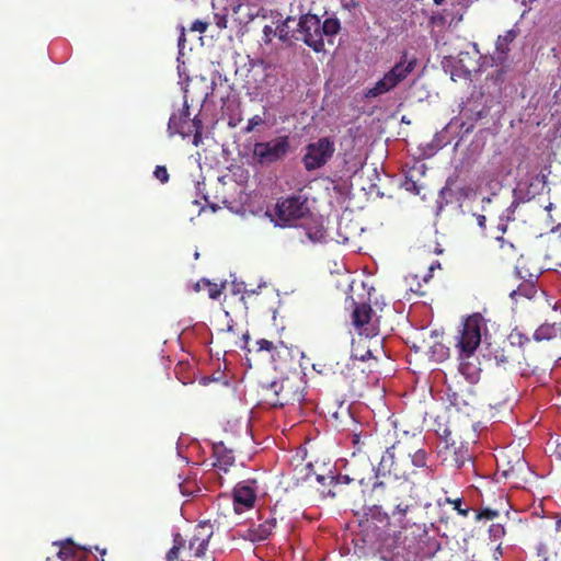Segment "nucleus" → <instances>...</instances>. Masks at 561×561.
Returning a JSON list of instances; mask_svg holds the SVG:
<instances>
[{
  "label": "nucleus",
  "mask_w": 561,
  "mask_h": 561,
  "mask_svg": "<svg viewBox=\"0 0 561 561\" xmlns=\"http://www.w3.org/2000/svg\"><path fill=\"white\" fill-rule=\"evenodd\" d=\"M353 293L358 297V301L353 300V325L358 331V340L353 339V359L365 362L373 358L374 347L380 343L379 317L371 307L376 294L371 276L363 272L359 279L353 278Z\"/></svg>",
  "instance_id": "1"
},
{
  "label": "nucleus",
  "mask_w": 561,
  "mask_h": 561,
  "mask_svg": "<svg viewBox=\"0 0 561 561\" xmlns=\"http://www.w3.org/2000/svg\"><path fill=\"white\" fill-rule=\"evenodd\" d=\"M371 455L377 459L378 447L373 437V427H364L353 412V481L356 480L359 485H373V492H378L382 489V482H377Z\"/></svg>",
  "instance_id": "2"
},
{
  "label": "nucleus",
  "mask_w": 561,
  "mask_h": 561,
  "mask_svg": "<svg viewBox=\"0 0 561 561\" xmlns=\"http://www.w3.org/2000/svg\"><path fill=\"white\" fill-rule=\"evenodd\" d=\"M362 488L363 496H366L367 491L369 492V503L371 507L369 513H365L358 520V531L356 539H353L355 546L358 549L374 548L382 539L385 529L389 525V517L387 513L380 512L379 503L385 501L383 491L385 483L382 482V489L378 492H373V485H359Z\"/></svg>",
  "instance_id": "3"
},
{
  "label": "nucleus",
  "mask_w": 561,
  "mask_h": 561,
  "mask_svg": "<svg viewBox=\"0 0 561 561\" xmlns=\"http://www.w3.org/2000/svg\"><path fill=\"white\" fill-rule=\"evenodd\" d=\"M340 27L337 19L328 18L321 22L318 15L307 13L299 20L298 33L306 45L319 53L324 49V37L332 43L331 38L339 33Z\"/></svg>",
  "instance_id": "4"
},
{
  "label": "nucleus",
  "mask_w": 561,
  "mask_h": 561,
  "mask_svg": "<svg viewBox=\"0 0 561 561\" xmlns=\"http://www.w3.org/2000/svg\"><path fill=\"white\" fill-rule=\"evenodd\" d=\"M262 397L265 403L273 408L299 404L305 398L304 381L297 376L282 378L262 386Z\"/></svg>",
  "instance_id": "5"
},
{
  "label": "nucleus",
  "mask_w": 561,
  "mask_h": 561,
  "mask_svg": "<svg viewBox=\"0 0 561 561\" xmlns=\"http://www.w3.org/2000/svg\"><path fill=\"white\" fill-rule=\"evenodd\" d=\"M404 440H409L410 448H413V451L407 456L404 461L409 474L400 480L409 481L412 484H420L431 480L433 471L427 463L428 454L423 448V438L421 435H404Z\"/></svg>",
  "instance_id": "6"
},
{
  "label": "nucleus",
  "mask_w": 561,
  "mask_h": 561,
  "mask_svg": "<svg viewBox=\"0 0 561 561\" xmlns=\"http://www.w3.org/2000/svg\"><path fill=\"white\" fill-rule=\"evenodd\" d=\"M413 451L410 448L409 440L402 438L397 439L390 447L382 454L378 467H375L376 477L392 476L394 479L400 480L407 478L405 458Z\"/></svg>",
  "instance_id": "7"
},
{
  "label": "nucleus",
  "mask_w": 561,
  "mask_h": 561,
  "mask_svg": "<svg viewBox=\"0 0 561 561\" xmlns=\"http://www.w3.org/2000/svg\"><path fill=\"white\" fill-rule=\"evenodd\" d=\"M360 169L353 172V187L356 186L358 194L368 199L382 197L385 192L381 191L382 179L374 164L363 163L359 160Z\"/></svg>",
  "instance_id": "8"
},
{
  "label": "nucleus",
  "mask_w": 561,
  "mask_h": 561,
  "mask_svg": "<svg viewBox=\"0 0 561 561\" xmlns=\"http://www.w3.org/2000/svg\"><path fill=\"white\" fill-rule=\"evenodd\" d=\"M290 150L288 136H278L268 141H259L253 146V158L261 165H271L285 159Z\"/></svg>",
  "instance_id": "9"
},
{
  "label": "nucleus",
  "mask_w": 561,
  "mask_h": 561,
  "mask_svg": "<svg viewBox=\"0 0 561 561\" xmlns=\"http://www.w3.org/2000/svg\"><path fill=\"white\" fill-rule=\"evenodd\" d=\"M545 526L550 531L537 547L539 561H561V517L559 515L548 517Z\"/></svg>",
  "instance_id": "10"
},
{
  "label": "nucleus",
  "mask_w": 561,
  "mask_h": 561,
  "mask_svg": "<svg viewBox=\"0 0 561 561\" xmlns=\"http://www.w3.org/2000/svg\"><path fill=\"white\" fill-rule=\"evenodd\" d=\"M483 325V318L479 313H474L465 320L456 344L459 352H463L466 356L476 352L481 343V329Z\"/></svg>",
  "instance_id": "11"
},
{
  "label": "nucleus",
  "mask_w": 561,
  "mask_h": 561,
  "mask_svg": "<svg viewBox=\"0 0 561 561\" xmlns=\"http://www.w3.org/2000/svg\"><path fill=\"white\" fill-rule=\"evenodd\" d=\"M276 216L284 224L300 219L309 213L308 199L301 195L282 198L276 204Z\"/></svg>",
  "instance_id": "12"
},
{
  "label": "nucleus",
  "mask_w": 561,
  "mask_h": 561,
  "mask_svg": "<svg viewBox=\"0 0 561 561\" xmlns=\"http://www.w3.org/2000/svg\"><path fill=\"white\" fill-rule=\"evenodd\" d=\"M334 151L333 142L328 138H320L318 141L306 147L302 162L308 171L321 168L331 158Z\"/></svg>",
  "instance_id": "13"
},
{
  "label": "nucleus",
  "mask_w": 561,
  "mask_h": 561,
  "mask_svg": "<svg viewBox=\"0 0 561 561\" xmlns=\"http://www.w3.org/2000/svg\"><path fill=\"white\" fill-rule=\"evenodd\" d=\"M255 481L247 480L239 482L233 488V508L234 512L240 514L244 510L252 508L256 500Z\"/></svg>",
  "instance_id": "14"
},
{
  "label": "nucleus",
  "mask_w": 561,
  "mask_h": 561,
  "mask_svg": "<svg viewBox=\"0 0 561 561\" xmlns=\"http://www.w3.org/2000/svg\"><path fill=\"white\" fill-rule=\"evenodd\" d=\"M213 534V525L209 522H203L196 526L188 545L190 551L193 552L192 557L202 558L205 556Z\"/></svg>",
  "instance_id": "15"
},
{
  "label": "nucleus",
  "mask_w": 561,
  "mask_h": 561,
  "mask_svg": "<svg viewBox=\"0 0 561 561\" xmlns=\"http://www.w3.org/2000/svg\"><path fill=\"white\" fill-rule=\"evenodd\" d=\"M417 64V59L414 55L403 51L400 60L386 72L391 81L398 87L403 80H405L410 73L413 72Z\"/></svg>",
  "instance_id": "16"
},
{
  "label": "nucleus",
  "mask_w": 561,
  "mask_h": 561,
  "mask_svg": "<svg viewBox=\"0 0 561 561\" xmlns=\"http://www.w3.org/2000/svg\"><path fill=\"white\" fill-rule=\"evenodd\" d=\"M277 519L274 516H268L264 522L257 525H251L240 533V536L252 542H259L267 539L273 530L276 528Z\"/></svg>",
  "instance_id": "17"
},
{
  "label": "nucleus",
  "mask_w": 561,
  "mask_h": 561,
  "mask_svg": "<svg viewBox=\"0 0 561 561\" xmlns=\"http://www.w3.org/2000/svg\"><path fill=\"white\" fill-rule=\"evenodd\" d=\"M194 118H190L188 107L185 106L178 113H173L168 123V129L171 135L179 134L183 138H186L192 134L194 126Z\"/></svg>",
  "instance_id": "18"
},
{
  "label": "nucleus",
  "mask_w": 561,
  "mask_h": 561,
  "mask_svg": "<svg viewBox=\"0 0 561 561\" xmlns=\"http://www.w3.org/2000/svg\"><path fill=\"white\" fill-rule=\"evenodd\" d=\"M53 545L59 547L57 556L61 561H83L88 556L87 549L79 547L71 539L55 541Z\"/></svg>",
  "instance_id": "19"
},
{
  "label": "nucleus",
  "mask_w": 561,
  "mask_h": 561,
  "mask_svg": "<svg viewBox=\"0 0 561 561\" xmlns=\"http://www.w3.org/2000/svg\"><path fill=\"white\" fill-rule=\"evenodd\" d=\"M459 371L471 383L480 379L481 368L474 353L466 356L463 352H459Z\"/></svg>",
  "instance_id": "20"
},
{
  "label": "nucleus",
  "mask_w": 561,
  "mask_h": 561,
  "mask_svg": "<svg viewBox=\"0 0 561 561\" xmlns=\"http://www.w3.org/2000/svg\"><path fill=\"white\" fill-rule=\"evenodd\" d=\"M397 88V85L391 81V79L385 73L383 77L378 80L374 87L366 89L363 92V100L377 99L391 90Z\"/></svg>",
  "instance_id": "21"
},
{
  "label": "nucleus",
  "mask_w": 561,
  "mask_h": 561,
  "mask_svg": "<svg viewBox=\"0 0 561 561\" xmlns=\"http://www.w3.org/2000/svg\"><path fill=\"white\" fill-rule=\"evenodd\" d=\"M445 458L444 460H449L453 466L460 469L465 466V463L470 460V455L468 453V448L460 445V446H453L450 449L444 450Z\"/></svg>",
  "instance_id": "22"
},
{
  "label": "nucleus",
  "mask_w": 561,
  "mask_h": 561,
  "mask_svg": "<svg viewBox=\"0 0 561 561\" xmlns=\"http://www.w3.org/2000/svg\"><path fill=\"white\" fill-rule=\"evenodd\" d=\"M515 462L514 465H511V461H507V468H504L502 471V474L507 479H513V483H518V478L520 473L528 470L527 462L524 459L523 455H520L518 451L514 455Z\"/></svg>",
  "instance_id": "23"
},
{
  "label": "nucleus",
  "mask_w": 561,
  "mask_h": 561,
  "mask_svg": "<svg viewBox=\"0 0 561 561\" xmlns=\"http://www.w3.org/2000/svg\"><path fill=\"white\" fill-rule=\"evenodd\" d=\"M501 507L492 508V507H482L476 514V520H494L501 517L502 514H508V503L501 497L500 501Z\"/></svg>",
  "instance_id": "24"
},
{
  "label": "nucleus",
  "mask_w": 561,
  "mask_h": 561,
  "mask_svg": "<svg viewBox=\"0 0 561 561\" xmlns=\"http://www.w3.org/2000/svg\"><path fill=\"white\" fill-rule=\"evenodd\" d=\"M514 348V342H510L508 344L497 347L493 351V358L497 366L506 367L514 360L513 352Z\"/></svg>",
  "instance_id": "25"
},
{
  "label": "nucleus",
  "mask_w": 561,
  "mask_h": 561,
  "mask_svg": "<svg viewBox=\"0 0 561 561\" xmlns=\"http://www.w3.org/2000/svg\"><path fill=\"white\" fill-rule=\"evenodd\" d=\"M538 289L537 286L531 283V280H523L516 289H513L510 293L511 299L517 301L518 298L524 297L527 299H533L537 296Z\"/></svg>",
  "instance_id": "26"
},
{
  "label": "nucleus",
  "mask_w": 561,
  "mask_h": 561,
  "mask_svg": "<svg viewBox=\"0 0 561 561\" xmlns=\"http://www.w3.org/2000/svg\"><path fill=\"white\" fill-rule=\"evenodd\" d=\"M260 10L253 12L248 5L238 3L232 7V15L240 24H247L259 16Z\"/></svg>",
  "instance_id": "27"
},
{
  "label": "nucleus",
  "mask_w": 561,
  "mask_h": 561,
  "mask_svg": "<svg viewBox=\"0 0 561 561\" xmlns=\"http://www.w3.org/2000/svg\"><path fill=\"white\" fill-rule=\"evenodd\" d=\"M558 332L557 324L543 323L535 331L534 339L538 342L554 340L558 339Z\"/></svg>",
  "instance_id": "28"
},
{
  "label": "nucleus",
  "mask_w": 561,
  "mask_h": 561,
  "mask_svg": "<svg viewBox=\"0 0 561 561\" xmlns=\"http://www.w3.org/2000/svg\"><path fill=\"white\" fill-rule=\"evenodd\" d=\"M213 451L218 462L224 466H231L234 462L232 450H228L222 442L213 445Z\"/></svg>",
  "instance_id": "29"
},
{
  "label": "nucleus",
  "mask_w": 561,
  "mask_h": 561,
  "mask_svg": "<svg viewBox=\"0 0 561 561\" xmlns=\"http://www.w3.org/2000/svg\"><path fill=\"white\" fill-rule=\"evenodd\" d=\"M517 33L514 30L506 31L504 35H500L495 43L496 51L506 55L510 50V45L514 42Z\"/></svg>",
  "instance_id": "30"
},
{
  "label": "nucleus",
  "mask_w": 561,
  "mask_h": 561,
  "mask_svg": "<svg viewBox=\"0 0 561 561\" xmlns=\"http://www.w3.org/2000/svg\"><path fill=\"white\" fill-rule=\"evenodd\" d=\"M185 548V539L181 534H175L173 537V546L167 553V561H180L179 554Z\"/></svg>",
  "instance_id": "31"
},
{
  "label": "nucleus",
  "mask_w": 561,
  "mask_h": 561,
  "mask_svg": "<svg viewBox=\"0 0 561 561\" xmlns=\"http://www.w3.org/2000/svg\"><path fill=\"white\" fill-rule=\"evenodd\" d=\"M293 21L294 19L288 16L276 25L277 36L282 42H288L293 37L289 30V23Z\"/></svg>",
  "instance_id": "32"
},
{
  "label": "nucleus",
  "mask_w": 561,
  "mask_h": 561,
  "mask_svg": "<svg viewBox=\"0 0 561 561\" xmlns=\"http://www.w3.org/2000/svg\"><path fill=\"white\" fill-rule=\"evenodd\" d=\"M343 416H351V403L341 402L337 410L332 413V420L335 422V427L343 425Z\"/></svg>",
  "instance_id": "33"
},
{
  "label": "nucleus",
  "mask_w": 561,
  "mask_h": 561,
  "mask_svg": "<svg viewBox=\"0 0 561 561\" xmlns=\"http://www.w3.org/2000/svg\"><path fill=\"white\" fill-rule=\"evenodd\" d=\"M516 274H517V276L520 279H523V280H531V283L534 285H536L537 282H538V278H539V276L541 274V272L540 271L529 272L524 266H517L516 267Z\"/></svg>",
  "instance_id": "34"
},
{
  "label": "nucleus",
  "mask_w": 561,
  "mask_h": 561,
  "mask_svg": "<svg viewBox=\"0 0 561 561\" xmlns=\"http://www.w3.org/2000/svg\"><path fill=\"white\" fill-rule=\"evenodd\" d=\"M444 502L447 504H450L453 506V508L455 511H457V513L463 517H467L470 513V507H468V506L462 507L463 501L461 497H457V499L445 497Z\"/></svg>",
  "instance_id": "35"
},
{
  "label": "nucleus",
  "mask_w": 561,
  "mask_h": 561,
  "mask_svg": "<svg viewBox=\"0 0 561 561\" xmlns=\"http://www.w3.org/2000/svg\"><path fill=\"white\" fill-rule=\"evenodd\" d=\"M194 126L192 128L193 133V145L198 147L202 144V135H203V122L197 116L194 117Z\"/></svg>",
  "instance_id": "36"
},
{
  "label": "nucleus",
  "mask_w": 561,
  "mask_h": 561,
  "mask_svg": "<svg viewBox=\"0 0 561 561\" xmlns=\"http://www.w3.org/2000/svg\"><path fill=\"white\" fill-rule=\"evenodd\" d=\"M506 531H505V527L502 523H493L490 527H489V535H490V538L494 541L496 540H500L501 538H503L505 536Z\"/></svg>",
  "instance_id": "37"
},
{
  "label": "nucleus",
  "mask_w": 561,
  "mask_h": 561,
  "mask_svg": "<svg viewBox=\"0 0 561 561\" xmlns=\"http://www.w3.org/2000/svg\"><path fill=\"white\" fill-rule=\"evenodd\" d=\"M439 435L445 442L444 450L450 449V447L457 445L458 443L455 436L453 435V432L447 427H445Z\"/></svg>",
  "instance_id": "38"
},
{
  "label": "nucleus",
  "mask_w": 561,
  "mask_h": 561,
  "mask_svg": "<svg viewBox=\"0 0 561 561\" xmlns=\"http://www.w3.org/2000/svg\"><path fill=\"white\" fill-rule=\"evenodd\" d=\"M154 178L162 184L169 181V172L164 165H157L153 172Z\"/></svg>",
  "instance_id": "39"
},
{
  "label": "nucleus",
  "mask_w": 561,
  "mask_h": 561,
  "mask_svg": "<svg viewBox=\"0 0 561 561\" xmlns=\"http://www.w3.org/2000/svg\"><path fill=\"white\" fill-rule=\"evenodd\" d=\"M259 69H256L255 65L252 66V68L249 70V73L247 75V84H249L253 89H259V80L255 78V75Z\"/></svg>",
  "instance_id": "40"
},
{
  "label": "nucleus",
  "mask_w": 561,
  "mask_h": 561,
  "mask_svg": "<svg viewBox=\"0 0 561 561\" xmlns=\"http://www.w3.org/2000/svg\"><path fill=\"white\" fill-rule=\"evenodd\" d=\"M264 119L260 115H254L248 121L247 126L244 127L245 133H251L255 129V127L262 125Z\"/></svg>",
  "instance_id": "41"
},
{
  "label": "nucleus",
  "mask_w": 561,
  "mask_h": 561,
  "mask_svg": "<svg viewBox=\"0 0 561 561\" xmlns=\"http://www.w3.org/2000/svg\"><path fill=\"white\" fill-rule=\"evenodd\" d=\"M499 164L502 167V170L496 173L497 176H507L511 174V162L503 157H500Z\"/></svg>",
  "instance_id": "42"
},
{
  "label": "nucleus",
  "mask_w": 561,
  "mask_h": 561,
  "mask_svg": "<svg viewBox=\"0 0 561 561\" xmlns=\"http://www.w3.org/2000/svg\"><path fill=\"white\" fill-rule=\"evenodd\" d=\"M274 36H277V32H276V28H273L272 26L270 25H265L263 27V36H262V41L265 43V44H270L273 39Z\"/></svg>",
  "instance_id": "43"
},
{
  "label": "nucleus",
  "mask_w": 561,
  "mask_h": 561,
  "mask_svg": "<svg viewBox=\"0 0 561 561\" xmlns=\"http://www.w3.org/2000/svg\"><path fill=\"white\" fill-rule=\"evenodd\" d=\"M208 286V295L211 299H218L222 291V286H218L217 284H211L210 282L206 283Z\"/></svg>",
  "instance_id": "44"
},
{
  "label": "nucleus",
  "mask_w": 561,
  "mask_h": 561,
  "mask_svg": "<svg viewBox=\"0 0 561 561\" xmlns=\"http://www.w3.org/2000/svg\"><path fill=\"white\" fill-rule=\"evenodd\" d=\"M500 248L506 253L515 252V247L512 242L506 241L503 237L496 238Z\"/></svg>",
  "instance_id": "45"
},
{
  "label": "nucleus",
  "mask_w": 561,
  "mask_h": 561,
  "mask_svg": "<svg viewBox=\"0 0 561 561\" xmlns=\"http://www.w3.org/2000/svg\"><path fill=\"white\" fill-rule=\"evenodd\" d=\"M308 238L312 242H321L324 239V231L323 229H317L314 232H307Z\"/></svg>",
  "instance_id": "46"
},
{
  "label": "nucleus",
  "mask_w": 561,
  "mask_h": 561,
  "mask_svg": "<svg viewBox=\"0 0 561 561\" xmlns=\"http://www.w3.org/2000/svg\"><path fill=\"white\" fill-rule=\"evenodd\" d=\"M510 339L511 342H514V344L517 343L518 345H523L525 342L529 341L527 336L518 332L511 333Z\"/></svg>",
  "instance_id": "47"
},
{
  "label": "nucleus",
  "mask_w": 561,
  "mask_h": 561,
  "mask_svg": "<svg viewBox=\"0 0 561 561\" xmlns=\"http://www.w3.org/2000/svg\"><path fill=\"white\" fill-rule=\"evenodd\" d=\"M207 27H208V24L206 22L201 21V20H196L192 24L191 30L194 31V32L204 33V32H206Z\"/></svg>",
  "instance_id": "48"
},
{
  "label": "nucleus",
  "mask_w": 561,
  "mask_h": 561,
  "mask_svg": "<svg viewBox=\"0 0 561 561\" xmlns=\"http://www.w3.org/2000/svg\"><path fill=\"white\" fill-rule=\"evenodd\" d=\"M259 350L260 351H267L271 352L274 348V345L271 341L261 339L257 341Z\"/></svg>",
  "instance_id": "49"
},
{
  "label": "nucleus",
  "mask_w": 561,
  "mask_h": 561,
  "mask_svg": "<svg viewBox=\"0 0 561 561\" xmlns=\"http://www.w3.org/2000/svg\"><path fill=\"white\" fill-rule=\"evenodd\" d=\"M518 206H519L518 201L515 199L512 202L511 206L506 209V219L507 220H514L513 214Z\"/></svg>",
  "instance_id": "50"
},
{
  "label": "nucleus",
  "mask_w": 561,
  "mask_h": 561,
  "mask_svg": "<svg viewBox=\"0 0 561 561\" xmlns=\"http://www.w3.org/2000/svg\"><path fill=\"white\" fill-rule=\"evenodd\" d=\"M409 508V505H403L402 503H398L396 506H394V511L392 512L393 515L396 514H399V515H405L407 511Z\"/></svg>",
  "instance_id": "51"
},
{
  "label": "nucleus",
  "mask_w": 561,
  "mask_h": 561,
  "mask_svg": "<svg viewBox=\"0 0 561 561\" xmlns=\"http://www.w3.org/2000/svg\"><path fill=\"white\" fill-rule=\"evenodd\" d=\"M440 267V263L438 261H435L434 263H432L428 267V273L424 276V282H428L430 278H432V273L435 268H439Z\"/></svg>",
  "instance_id": "52"
},
{
  "label": "nucleus",
  "mask_w": 561,
  "mask_h": 561,
  "mask_svg": "<svg viewBox=\"0 0 561 561\" xmlns=\"http://www.w3.org/2000/svg\"><path fill=\"white\" fill-rule=\"evenodd\" d=\"M539 298L543 299L548 307L552 309H557V302L552 304L551 300L547 297L545 291H540Z\"/></svg>",
  "instance_id": "53"
},
{
  "label": "nucleus",
  "mask_w": 561,
  "mask_h": 561,
  "mask_svg": "<svg viewBox=\"0 0 561 561\" xmlns=\"http://www.w3.org/2000/svg\"><path fill=\"white\" fill-rule=\"evenodd\" d=\"M216 16H217V23H216L217 26L219 28H226L227 27V18L225 15H222V16L216 15Z\"/></svg>",
  "instance_id": "54"
},
{
  "label": "nucleus",
  "mask_w": 561,
  "mask_h": 561,
  "mask_svg": "<svg viewBox=\"0 0 561 561\" xmlns=\"http://www.w3.org/2000/svg\"><path fill=\"white\" fill-rule=\"evenodd\" d=\"M329 479L331 481L336 480L337 482H340V479H343V483L344 484H348L350 481H351V479H350V477L347 474L342 476V477L341 476H339V477L331 476V477H329Z\"/></svg>",
  "instance_id": "55"
},
{
  "label": "nucleus",
  "mask_w": 561,
  "mask_h": 561,
  "mask_svg": "<svg viewBox=\"0 0 561 561\" xmlns=\"http://www.w3.org/2000/svg\"><path fill=\"white\" fill-rule=\"evenodd\" d=\"M486 218L484 215H477V224L481 228H485Z\"/></svg>",
  "instance_id": "56"
},
{
  "label": "nucleus",
  "mask_w": 561,
  "mask_h": 561,
  "mask_svg": "<svg viewBox=\"0 0 561 561\" xmlns=\"http://www.w3.org/2000/svg\"><path fill=\"white\" fill-rule=\"evenodd\" d=\"M554 455L558 459L561 460V444H558L554 449Z\"/></svg>",
  "instance_id": "57"
},
{
  "label": "nucleus",
  "mask_w": 561,
  "mask_h": 561,
  "mask_svg": "<svg viewBox=\"0 0 561 561\" xmlns=\"http://www.w3.org/2000/svg\"><path fill=\"white\" fill-rule=\"evenodd\" d=\"M535 197V193H533L529 188L527 190V192L524 194L523 198H526V199H531Z\"/></svg>",
  "instance_id": "58"
},
{
  "label": "nucleus",
  "mask_w": 561,
  "mask_h": 561,
  "mask_svg": "<svg viewBox=\"0 0 561 561\" xmlns=\"http://www.w3.org/2000/svg\"><path fill=\"white\" fill-rule=\"evenodd\" d=\"M453 404H454L457 409H460V401H459V396H458V394H455V399H454Z\"/></svg>",
  "instance_id": "59"
},
{
  "label": "nucleus",
  "mask_w": 561,
  "mask_h": 561,
  "mask_svg": "<svg viewBox=\"0 0 561 561\" xmlns=\"http://www.w3.org/2000/svg\"><path fill=\"white\" fill-rule=\"evenodd\" d=\"M505 458H506L505 456H502L501 462H500V460H497V466L499 467H503L504 468V460H505Z\"/></svg>",
  "instance_id": "60"
},
{
  "label": "nucleus",
  "mask_w": 561,
  "mask_h": 561,
  "mask_svg": "<svg viewBox=\"0 0 561 561\" xmlns=\"http://www.w3.org/2000/svg\"><path fill=\"white\" fill-rule=\"evenodd\" d=\"M538 508L541 511V513H543V508H542L541 504H539L538 507H534V514L538 515Z\"/></svg>",
  "instance_id": "61"
},
{
  "label": "nucleus",
  "mask_w": 561,
  "mask_h": 561,
  "mask_svg": "<svg viewBox=\"0 0 561 561\" xmlns=\"http://www.w3.org/2000/svg\"><path fill=\"white\" fill-rule=\"evenodd\" d=\"M558 330H559L558 337L560 340V346H561V322L558 324Z\"/></svg>",
  "instance_id": "62"
},
{
  "label": "nucleus",
  "mask_w": 561,
  "mask_h": 561,
  "mask_svg": "<svg viewBox=\"0 0 561 561\" xmlns=\"http://www.w3.org/2000/svg\"><path fill=\"white\" fill-rule=\"evenodd\" d=\"M436 5H442L445 0H433Z\"/></svg>",
  "instance_id": "63"
},
{
  "label": "nucleus",
  "mask_w": 561,
  "mask_h": 561,
  "mask_svg": "<svg viewBox=\"0 0 561 561\" xmlns=\"http://www.w3.org/2000/svg\"><path fill=\"white\" fill-rule=\"evenodd\" d=\"M341 554L344 556V554H347V549L342 547L341 548Z\"/></svg>",
  "instance_id": "64"
}]
</instances>
